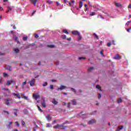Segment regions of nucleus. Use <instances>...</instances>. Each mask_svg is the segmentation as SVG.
Wrapping results in <instances>:
<instances>
[{
	"instance_id": "53",
	"label": "nucleus",
	"mask_w": 131,
	"mask_h": 131,
	"mask_svg": "<svg viewBox=\"0 0 131 131\" xmlns=\"http://www.w3.org/2000/svg\"><path fill=\"white\" fill-rule=\"evenodd\" d=\"M12 122H9V123H8V125H9V126H10L11 125H12Z\"/></svg>"
},
{
	"instance_id": "35",
	"label": "nucleus",
	"mask_w": 131,
	"mask_h": 131,
	"mask_svg": "<svg viewBox=\"0 0 131 131\" xmlns=\"http://www.w3.org/2000/svg\"><path fill=\"white\" fill-rule=\"evenodd\" d=\"M47 47L48 48H51L55 47V46L54 45H48V46H47Z\"/></svg>"
},
{
	"instance_id": "62",
	"label": "nucleus",
	"mask_w": 131,
	"mask_h": 131,
	"mask_svg": "<svg viewBox=\"0 0 131 131\" xmlns=\"http://www.w3.org/2000/svg\"><path fill=\"white\" fill-rule=\"evenodd\" d=\"M100 54L102 55V56H103V55L104 54L103 51H100Z\"/></svg>"
},
{
	"instance_id": "18",
	"label": "nucleus",
	"mask_w": 131,
	"mask_h": 131,
	"mask_svg": "<svg viewBox=\"0 0 131 131\" xmlns=\"http://www.w3.org/2000/svg\"><path fill=\"white\" fill-rule=\"evenodd\" d=\"M96 88L100 91V92H102V89H101V86L99 85H96Z\"/></svg>"
},
{
	"instance_id": "40",
	"label": "nucleus",
	"mask_w": 131,
	"mask_h": 131,
	"mask_svg": "<svg viewBox=\"0 0 131 131\" xmlns=\"http://www.w3.org/2000/svg\"><path fill=\"white\" fill-rule=\"evenodd\" d=\"M15 112H14V114L15 116H17V110H14Z\"/></svg>"
},
{
	"instance_id": "51",
	"label": "nucleus",
	"mask_w": 131,
	"mask_h": 131,
	"mask_svg": "<svg viewBox=\"0 0 131 131\" xmlns=\"http://www.w3.org/2000/svg\"><path fill=\"white\" fill-rule=\"evenodd\" d=\"M35 38H38V35L37 34H35Z\"/></svg>"
},
{
	"instance_id": "33",
	"label": "nucleus",
	"mask_w": 131,
	"mask_h": 131,
	"mask_svg": "<svg viewBox=\"0 0 131 131\" xmlns=\"http://www.w3.org/2000/svg\"><path fill=\"white\" fill-rule=\"evenodd\" d=\"M21 124L23 126H25V122L23 120L21 121Z\"/></svg>"
},
{
	"instance_id": "46",
	"label": "nucleus",
	"mask_w": 131,
	"mask_h": 131,
	"mask_svg": "<svg viewBox=\"0 0 131 131\" xmlns=\"http://www.w3.org/2000/svg\"><path fill=\"white\" fill-rule=\"evenodd\" d=\"M95 15V12H91L90 16H94Z\"/></svg>"
},
{
	"instance_id": "8",
	"label": "nucleus",
	"mask_w": 131,
	"mask_h": 131,
	"mask_svg": "<svg viewBox=\"0 0 131 131\" xmlns=\"http://www.w3.org/2000/svg\"><path fill=\"white\" fill-rule=\"evenodd\" d=\"M115 5L116 7H117V8H121V7H122V5L119 3L115 2Z\"/></svg>"
},
{
	"instance_id": "24",
	"label": "nucleus",
	"mask_w": 131,
	"mask_h": 131,
	"mask_svg": "<svg viewBox=\"0 0 131 131\" xmlns=\"http://www.w3.org/2000/svg\"><path fill=\"white\" fill-rule=\"evenodd\" d=\"M46 127H52V124H51L50 123H47Z\"/></svg>"
},
{
	"instance_id": "59",
	"label": "nucleus",
	"mask_w": 131,
	"mask_h": 131,
	"mask_svg": "<svg viewBox=\"0 0 131 131\" xmlns=\"http://www.w3.org/2000/svg\"><path fill=\"white\" fill-rule=\"evenodd\" d=\"M13 29H17V27L15 26H13Z\"/></svg>"
},
{
	"instance_id": "3",
	"label": "nucleus",
	"mask_w": 131,
	"mask_h": 131,
	"mask_svg": "<svg viewBox=\"0 0 131 131\" xmlns=\"http://www.w3.org/2000/svg\"><path fill=\"white\" fill-rule=\"evenodd\" d=\"M29 83L31 86H33L35 85V79H32L29 82Z\"/></svg>"
},
{
	"instance_id": "13",
	"label": "nucleus",
	"mask_w": 131,
	"mask_h": 131,
	"mask_svg": "<svg viewBox=\"0 0 131 131\" xmlns=\"http://www.w3.org/2000/svg\"><path fill=\"white\" fill-rule=\"evenodd\" d=\"M96 123V120H91L88 122L89 124H93V123Z\"/></svg>"
},
{
	"instance_id": "56",
	"label": "nucleus",
	"mask_w": 131,
	"mask_h": 131,
	"mask_svg": "<svg viewBox=\"0 0 131 131\" xmlns=\"http://www.w3.org/2000/svg\"><path fill=\"white\" fill-rule=\"evenodd\" d=\"M62 105L63 106H66V102H62Z\"/></svg>"
},
{
	"instance_id": "10",
	"label": "nucleus",
	"mask_w": 131,
	"mask_h": 131,
	"mask_svg": "<svg viewBox=\"0 0 131 131\" xmlns=\"http://www.w3.org/2000/svg\"><path fill=\"white\" fill-rule=\"evenodd\" d=\"M66 89V86L64 85H61L60 86V88H58L57 89L58 91H62V90H65Z\"/></svg>"
},
{
	"instance_id": "58",
	"label": "nucleus",
	"mask_w": 131,
	"mask_h": 131,
	"mask_svg": "<svg viewBox=\"0 0 131 131\" xmlns=\"http://www.w3.org/2000/svg\"><path fill=\"white\" fill-rule=\"evenodd\" d=\"M14 40H17L18 39V37H15L14 38Z\"/></svg>"
},
{
	"instance_id": "63",
	"label": "nucleus",
	"mask_w": 131,
	"mask_h": 131,
	"mask_svg": "<svg viewBox=\"0 0 131 131\" xmlns=\"http://www.w3.org/2000/svg\"><path fill=\"white\" fill-rule=\"evenodd\" d=\"M67 40H68L69 41H70V40H71V38H67Z\"/></svg>"
},
{
	"instance_id": "29",
	"label": "nucleus",
	"mask_w": 131,
	"mask_h": 131,
	"mask_svg": "<svg viewBox=\"0 0 131 131\" xmlns=\"http://www.w3.org/2000/svg\"><path fill=\"white\" fill-rule=\"evenodd\" d=\"M14 51L16 53H18L19 52V49H17V48H16V49H14Z\"/></svg>"
},
{
	"instance_id": "57",
	"label": "nucleus",
	"mask_w": 131,
	"mask_h": 131,
	"mask_svg": "<svg viewBox=\"0 0 131 131\" xmlns=\"http://www.w3.org/2000/svg\"><path fill=\"white\" fill-rule=\"evenodd\" d=\"M128 9H131V4H130L128 6Z\"/></svg>"
},
{
	"instance_id": "52",
	"label": "nucleus",
	"mask_w": 131,
	"mask_h": 131,
	"mask_svg": "<svg viewBox=\"0 0 131 131\" xmlns=\"http://www.w3.org/2000/svg\"><path fill=\"white\" fill-rule=\"evenodd\" d=\"M51 90H53L54 89V86L53 85H50Z\"/></svg>"
},
{
	"instance_id": "45",
	"label": "nucleus",
	"mask_w": 131,
	"mask_h": 131,
	"mask_svg": "<svg viewBox=\"0 0 131 131\" xmlns=\"http://www.w3.org/2000/svg\"><path fill=\"white\" fill-rule=\"evenodd\" d=\"M3 91H9L8 88H2Z\"/></svg>"
},
{
	"instance_id": "42",
	"label": "nucleus",
	"mask_w": 131,
	"mask_h": 131,
	"mask_svg": "<svg viewBox=\"0 0 131 131\" xmlns=\"http://www.w3.org/2000/svg\"><path fill=\"white\" fill-rule=\"evenodd\" d=\"M61 37H62V38H63V39H65V38H66V35H61Z\"/></svg>"
},
{
	"instance_id": "23",
	"label": "nucleus",
	"mask_w": 131,
	"mask_h": 131,
	"mask_svg": "<svg viewBox=\"0 0 131 131\" xmlns=\"http://www.w3.org/2000/svg\"><path fill=\"white\" fill-rule=\"evenodd\" d=\"M5 68H7V69H9L10 71H12V67L8 66V67H5Z\"/></svg>"
},
{
	"instance_id": "6",
	"label": "nucleus",
	"mask_w": 131,
	"mask_h": 131,
	"mask_svg": "<svg viewBox=\"0 0 131 131\" xmlns=\"http://www.w3.org/2000/svg\"><path fill=\"white\" fill-rule=\"evenodd\" d=\"M114 59L115 60H120V59H121V56H120V55L119 54H116L114 57Z\"/></svg>"
},
{
	"instance_id": "7",
	"label": "nucleus",
	"mask_w": 131,
	"mask_h": 131,
	"mask_svg": "<svg viewBox=\"0 0 131 131\" xmlns=\"http://www.w3.org/2000/svg\"><path fill=\"white\" fill-rule=\"evenodd\" d=\"M72 34L73 35H79V32L78 31H73L72 32Z\"/></svg>"
},
{
	"instance_id": "47",
	"label": "nucleus",
	"mask_w": 131,
	"mask_h": 131,
	"mask_svg": "<svg viewBox=\"0 0 131 131\" xmlns=\"http://www.w3.org/2000/svg\"><path fill=\"white\" fill-rule=\"evenodd\" d=\"M70 105H71V103L69 102L68 104V108H70Z\"/></svg>"
},
{
	"instance_id": "27",
	"label": "nucleus",
	"mask_w": 131,
	"mask_h": 131,
	"mask_svg": "<svg viewBox=\"0 0 131 131\" xmlns=\"http://www.w3.org/2000/svg\"><path fill=\"white\" fill-rule=\"evenodd\" d=\"M28 39V37L27 36H25L23 37V40L25 41H26Z\"/></svg>"
},
{
	"instance_id": "5",
	"label": "nucleus",
	"mask_w": 131,
	"mask_h": 131,
	"mask_svg": "<svg viewBox=\"0 0 131 131\" xmlns=\"http://www.w3.org/2000/svg\"><path fill=\"white\" fill-rule=\"evenodd\" d=\"M33 97L34 99H35V100H37V99H39V98H40V96H39L38 94L34 93L33 95Z\"/></svg>"
},
{
	"instance_id": "20",
	"label": "nucleus",
	"mask_w": 131,
	"mask_h": 131,
	"mask_svg": "<svg viewBox=\"0 0 131 131\" xmlns=\"http://www.w3.org/2000/svg\"><path fill=\"white\" fill-rule=\"evenodd\" d=\"M93 36H94V38H96V39H99V36L96 33L93 34Z\"/></svg>"
},
{
	"instance_id": "39",
	"label": "nucleus",
	"mask_w": 131,
	"mask_h": 131,
	"mask_svg": "<svg viewBox=\"0 0 131 131\" xmlns=\"http://www.w3.org/2000/svg\"><path fill=\"white\" fill-rule=\"evenodd\" d=\"M111 42H108L107 43V47H111Z\"/></svg>"
},
{
	"instance_id": "2",
	"label": "nucleus",
	"mask_w": 131,
	"mask_h": 131,
	"mask_svg": "<svg viewBox=\"0 0 131 131\" xmlns=\"http://www.w3.org/2000/svg\"><path fill=\"white\" fill-rule=\"evenodd\" d=\"M66 123H64L62 124L61 125H60V124H57L56 126H54V127L55 129L60 128V129H65L66 128V126L64 125Z\"/></svg>"
},
{
	"instance_id": "4",
	"label": "nucleus",
	"mask_w": 131,
	"mask_h": 131,
	"mask_svg": "<svg viewBox=\"0 0 131 131\" xmlns=\"http://www.w3.org/2000/svg\"><path fill=\"white\" fill-rule=\"evenodd\" d=\"M13 84H16V81H13V80H8L6 83L7 85H10L11 84V83H13Z\"/></svg>"
},
{
	"instance_id": "48",
	"label": "nucleus",
	"mask_w": 131,
	"mask_h": 131,
	"mask_svg": "<svg viewBox=\"0 0 131 131\" xmlns=\"http://www.w3.org/2000/svg\"><path fill=\"white\" fill-rule=\"evenodd\" d=\"M123 128V126H119V129H122Z\"/></svg>"
},
{
	"instance_id": "55",
	"label": "nucleus",
	"mask_w": 131,
	"mask_h": 131,
	"mask_svg": "<svg viewBox=\"0 0 131 131\" xmlns=\"http://www.w3.org/2000/svg\"><path fill=\"white\" fill-rule=\"evenodd\" d=\"M98 16H99V17H100V18L101 19H104V17H103V16H102V15H101V14H98Z\"/></svg>"
},
{
	"instance_id": "43",
	"label": "nucleus",
	"mask_w": 131,
	"mask_h": 131,
	"mask_svg": "<svg viewBox=\"0 0 131 131\" xmlns=\"http://www.w3.org/2000/svg\"><path fill=\"white\" fill-rule=\"evenodd\" d=\"M14 123L17 125V126H20V124H19V122H15Z\"/></svg>"
},
{
	"instance_id": "19",
	"label": "nucleus",
	"mask_w": 131,
	"mask_h": 131,
	"mask_svg": "<svg viewBox=\"0 0 131 131\" xmlns=\"http://www.w3.org/2000/svg\"><path fill=\"white\" fill-rule=\"evenodd\" d=\"M62 32H63V33H66V34H69V32H68V30H63Z\"/></svg>"
},
{
	"instance_id": "38",
	"label": "nucleus",
	"mask_w": 131,
	"mask_h": 131,
	"mask_svg": "<svg viewBox=\"0 0 131 131\" xmlns=\"http://www.w3.org/2000/svg\"><path fill=\"white\" fill-rule=\"evenodd\" d=\"M37 107L39 111H40V112H42V110H41V108H40V107H39V106H38Z\"/></svg>"
},
{
	"instance_id": "36",
	"label": "nucleus",
	"mask_w": 131,
	"mask_h": 131,
	"mask_svg": "<svg viewBox=\"0 0 131 131\" xmlns=\"http://www.w3.org/2000/svg\"><path fill=\"white\" fill-rule=\"evenodd\" d=\"M3 76H4V77H6L8 76V74L6 73H4Z\"/></svg>"
},
{
	"instance_id": "14",
	"label": "nucleus",
	"mask_w": 131,
	"mask_h": 131,
	"mask_svg": "<svg viewBox=\"0 0 131 131\" xmlns=\"http://www.w3.org/2000/svg\"><path fill=\"white\" fill-rule=\"evenodd\" d=\"M46 119L47 120H49V121H51L52 120V117H51L50 115H47V116L46 117Z\"/></svg>"
},
{
	"instance_id": "1",
	"label": "nucleus",
	"mask_w": 131,
	"mask_h": 131,
	"mask_svg": "<svg viewBox=\"0 0 131 131\" xmlns=\"http://www.w3.org/2000/svg\"><path fill=\"white\" fill-rule=\"evenodd\" d=\"M5 101L6 102L5 105L9 106H11V104H13V99L10 98H7L5 99Z\"/></svg>"
},
{
	"instance_id": "41",
	"label": "nucleus",
	"mask_w": 131,
	"mask_h": 131,
	"mask_svg": "<svg viewBox=\"0 0 131 131\" xmlns=\"http://www.w3.org/2000/svg\"><path fill=\"white\" fill-rule=\"evenodd\" d=\"M111 43L112 45H115V41L114 40H113L111 42Z\"/></svg>"
},
{
	"instance_id": "32",
	"label": "nucleus",
	"mask_w": 131,
	"mask_h": 131,
	"mask_svg": "<svg viewBox=\"0 0 131 131\" xmlns=\"http://www.w3.org/2000/svg\"><path fill=\"white\" fill-rule=\"evenodd\" d=\"M78 40H81V36L80 35V34L79 35H78Z\"/></svg>"
},
{
	"instance_id": "64",
	"label": "nucleus",
	"mask_w": 131,
	"mask_h": 131,
	"mask_svg": "<svg viewBox=\"0 0 131 131\" xmlns=\"http://www.w3.org/2000/svg\"><path fill=\"white\" fill-rule=\"evenodd\" d=\"M71 2L72 3V4H74V3H75V1H74V0H71Z\"/></svg>"
},
{
	"instance_id": "30",
	"label": "nucleus",
	"mask_w": 131,
	"mask_h": 131,
	"mask_svg": "<svg viewBox=\"0 0 131 131\" xmlns=\"http://www.w3.org/2000/svg\"><path fill=\"white\" fill-rule=\"evenodd\" d=\"M48 85V83L47 82H45L43 83V84H42L43 86H47Z\"/></svg>"
},
{
	"instance_id": "31",
	"label": "nucleus",
	"mask_w": 131,
	"mask_h": 131,
	"mask_svg": "<svg viewBox=\"0 0 131 131\" xmlns=\"http://www.w3.org/2000/svg\"><path fill=\"white\" fill-rule=\"evenodd\" d=\"M71 91L74 92L75 93V94H76L77 92H76V90H75V89H74L73 88H71Z\"/></svg>"
},
{
	"instance_id": "50",
	"label": "nucleus",
	"mask_w": 131,
	"mask_h": 131,
	"mask_svg": "<svg viewBox=\"0 0 131 131\" xmlns=\"http://www.w3.org/2000/svg\"><path fill=\"white\" fill-rule=\"evenodd\" d=\"M36 12V10H34L32 13V16H33V15Z\"/></svg>"
},
{
	"instance_id": "60",
	"label": "nucleus",
	"mask_w": 131,
	"mask_h": 131,
	"mask_svg": "<svg viewBox=\"0 0 131 131\" xmlns=\"http://www.w3.org/2000/svg\"><path fill=\"white\" fill-rule=\"evenodd\" d=\"M51 81H52V82H56V80H54V79H52V80H51Z\"/></svg>"
},
{
	"instance_id": "54",
	"label": "nucleus",
	"mask_w": 131,
	"mask_h": 131,
	"mask_svg": "<svg viewBox=\"0 0 131 131\" xmlns=\"http://www.w3.org/2000/svg\"><path fill=\"white\" fill-rule=\"evenodd\" d=\"M84 6L85 8H86V10H88V5L84 4Z\"/></svg>"
},
{
	"instance_id": "16",
	"label": "nucleus",
	"mask_w": 131,
	"mask_h": 131,
	"mask_svg": "<svg viewBox=\"0 0 131 131\" xmlns=\"http://www.w3.org/2000/svg\"><path fill=\"white\" fill-rule=\"evenodd\" d=\"M82 6H83V2H82V1H80L79 4V8H82Z\"/></svg>"
},
{
	"instance_id": "21",
	"label": "nucleus",
	"mask_w": 131,
	"mask_h": 131,
	"mask_svg": "<svg viewBox=\"0 0 131 131\" xmlns=\"http://www.w3.org/2000/svg\"><path fill=\"white\" fill-rule=\"evenodd\" d=\"M42 107H43L44 108H46V107H47V104H46V102H45V101H43L42 103Z\"/></svg>"
},
{
	"instance_id": "61",
	"label": "nucleus",
	"mask_w": 131,
	"mask_h": 131,
	"mask_svg": "<svg viewBox=\"0 0 131 131\" xmlns=\"http://www.w3.org/2000/svg\"><path fill=\"white\" fill-rule=\"evenodd\" d=\"M10 32H11V34H15V32H14V31H11Z\"/></svg>"
},
{
	"instance_id": "25",
	"label": "nucleus",
	"mask_w": 131,
	"mask_h": 131,
	"mask_svg": "<svg viewBox=\"0 0 131 131\" xmlns=\"http://www.w3.org/2000/svg\"><path fill=\"white\" fill-rule=\"evenodd\" d=\"M118 103L119 104L120 103H121L122 102V100L121 98H119L117 100Z\"/></svg>"
},
{
	"instance_id": "28",
	"label": "nucleus",
	"mask_w": 131,
	"mask_h": 131,
	"mask_svg": "<svg viewBox=\"0 0 131 131\" xmlns=\"http://www.w3.org/2000/svg\"><path fill=\"white\" fill-rule=\"evenodd\" d=\"M72 102L73 103V105H76L77 102L75 100H72Z\"/></svg>"
},
{
	"instance_id": "26",
	"label": "nucleus",
	"mask_w": 131,
	"mask_h": 131,
	"mask_svg": "<svg viewBox=\"0 0 131 131\" xmlns=\"http://www.w3.org/2000/svg\"><path fill=\"white\" fill-rule=\"evenodd\" d=\"M25 84H26V81H25V82H23V84H22V89H24V85H25Z\"/></svg>"
},
{
	"instance_id": "34",
	"label": "nucleus",
	"mask_w": 131,
	"mask_h": 131,
	"mask_svg": "<svg viewBox=\"0 0 131 131\" xmlns=\"http://www.w3.org/2000/svg\"><path fill=\"white\" fill-rule=\"evenodd\" d=\"M22 99H25V100H28V97L27 96L21 97Z\"/></svg>"
},
{
	"instance_id": "44",
	"label": "nucleus",
	"mask_w": 131,
	"mask_h": 131,
	"mask_svg": "<svg viewBox=\"0 0 131 131\" xmlns=\"http://www.w3.org/2000/svg\"><path fill=\"white\" fill-rule=\"evenodd\" d=\"M101 97H102V95L100 93L98 94V99H101Z\"/></svg>"
},
{
	"instance_id": "22",
	"label": "nucleus",
	"mask_w": 131,
	"mask_h": 131,
	"mask_svg": "<svg viewBox=\"0 0 131 131\" xmlns=\"http://www.w3.org/2000/svg\"><path fill=\"white\" fill-rule=\"evenodd\" d=\"M93 70H94V67H91L88 69V72H91V71H93Z\"/></svg>"
},
{
	"instance_id": "37",
	"label": "nucleus",
	"mask_w": 131,
	"mask_h": 131,
	"mask_svg": "<svg viewBox=\"0 0 131 131\" xmlns=\"http://www.w3.org/2000/svg\"><path fill=\"white\" fill-rule=\"evenodd\" d=\"M79 60H82V59H85V57H79Z\"/></svg>"
},
{
	"instance_id": "49",
	"label": "nucleus",
	"mask_w": 131,
	"mask_h": 131,
	"mask_svg": "<svg viewBox=\"0 0 131 131\" xmlns=\"http://www.w3.org/2000/svg\"><path fill=\"white\" fill-rule=\"evenodd\" d=\"M4 113H7V114H8V115L10 114V113H9V112L7 111H4Z\"/></svg>"
},
{
	"instance_id": "15",
	"label": "nucleus",
	"mask_w": 131,
	"mask_h": 131,
	"mask_svg": "<svg viewBox=\"0 0 131 131\" xmlns=\"http://www.w3.org/2000/svg\"><path fill=\"white\" fill-rule=\"evenodd\" d=\"M7 8H8V11H6V13L8 14L9 12H11V11H12V7H11L10 6H8Z\"/></svg>"
},
{
	"instance_id": "12",
	"label": "nucleus",
	"mask_w": 131,
	"mask_h": 131,
	"mask_svg": "<svg viewBox=\"0 0 131 131\" xmlns=\"http://www.w3.org/2000/svg\"><path fill=\"white\" fill-rule=\"evenodd\" d=\"M31 4H33L34 6H36V3H37V0H30Z\"/></svg>"
},
{
	"instance_id": "11",
	"label": "nucleus",
	"mask_w": 131,
	"mask_h": 131,
	"mask_svg": "<svg viewBox=\"0 0 131 131\" xmlns=\"http://www.w3.org/2000/svg\"><path fill=\"white\" fill-rule=\"evenodd\" d=\"M12 95L13 96H16L18 99H21V95H20V94H17V93H12Z\"/></svg>"
},
{
	"instance_id": "9",
	"label": "nucleus",
	"mask_w": 131,
	"mask_h": 131,
	"mask_svg": "<svg viewBox=\"0 0 131 131\" xmlns=\"http://www.w3.org/2000/svg\"><path fill=\"white\" fill-rule=\"evenodd\" d=\"M79 116H80L81 118H85L86 117V114H82V113H80L79 114Z\"/></svg>"
},
{
	"instance_id": "17",
	"label": "nucleus",
	"mask_w": 131,
	"mask_h": 131,
	"mask_svg": "<svg viewBox=\"0 0 131 131\" xmlns=\"http://www.w3.org/2000/svg\"><path fill=\"white\" fill-rule=\"evenodd\" d=\"M52 103L54 105H57L58 104V101H56V99H53Z\"/></svg>"
}]
</instances>
